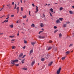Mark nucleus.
I'll return each instance as SVG.
<instances>
[{"instance_id":"23","label":"nucleus","mask_w":74,"mask_h":74,"mask_svg":"<svg viewBox=\"0 0 74 74\" xmlns=\"http://www.w3.org/2000/svg\"><path fill=\"white\" fill-rule=\"evenodd\" d=\"M63 9V8L62 7L60 8V11H62Z\"/></svg>"},{"instance_id":"7","label":"nucleus","mask_w":74,"mask_h":74,"mask_svg":"<svg viewBox=\"0 0 74 74\" xmlns=\"http://www.w3.org/2000/svg\"><path fill=\"white\" fill-rule=\"evenodd\" d=\"M35 63V61H32V65H31L32 66H33V65H34V64Z\"/></svg>"},{"instance_id":"49","label":"nucleus","mask_w":74,"mask_h":74,"mask_svg":"<svg viewBox=\"0 0 74 74\" xmlns=\"http://www.w3.org/2000/svg\"><path fill=\"white\" fill-rule=\"evenodd\" d=\"M14 2H12V5H14Z\"/></svg>"},{"instance_id":"30","label":"nucleus","mask_w":74,"mask_h":74,"mask_svg":"<svg viewBox=\"0 0 74 74\" xmlns=\"http://www.w3.org/2000/svg\"><path fill=\"white\" fill-rule=\"evenodd\" d=\"M41 61H42L43 62V61H44V60H45L44 59V58H42L41 59Z\"/></svg>"},{"instance_id":"42","label":"nucleus","mask_w":74,"mask_h":74,"mask_svg":"<svg viewBox=\"0 0 74 74\" xmlns=\"http://www.w3.org/2000/svg\"><path fill=\"white\" fill-rule=\"evenodd\" d=\"M32 6H33V7H34L35 5H34V3H32Z\"/></svg>"},{"instance_id":"5","label":"nucleus","mask_w":74,"mask_h":74,"mask_svg":"<svg viewBox=\"0 0 74 74\" xmlns=\"http://www.w3.org/2000/svg\"><path fill=\"white\" fill-rule=\"evenodd\" d=\"M52 63H53V62H50L49 63L48 65V66H51Z\"/></svg>"},{"instance_id":"3","label":"nucleus","mask_w":74,"mask_h":74,"mask_svg":"<svg viewBox=\"0 0 74 74\" xmlns=\"http://www.w3.org/2000/svg\"><path fill=\"white\" fill-rule=\"evenodd\" d=\"M60 70H61V67L59 68L58 70L57 71V74H59L60 73Z\"/></svg>"},{"instance_id":"61","label":"nucleus","mask_w":74,"mask_h":74,"mask_svg":"<svg viewBox=\"0 0 74 74\" xmlns=\"http://www.w3.org/2000/svg\"><path fill=\"white\" fill-rule=\"evenodd\" d=\"M40 32V33H42V32H43V31H41Z\"/></svg>"},{"instance_id":"35","label":"nucleus","mask_w":74,"mask_h":74,"mask_svg":"<svg viewBox=\"0 0 74 74\" xmlns=\"http://www.w3.org/2000/svg\"><path fill=\"white\" fill-rule=\"evenodd\" d=\"M24 42L25 44H27V41L25 40H24Z\"/></svg>"},{"instance_id":"59","label":"nucleus","mask_w":74,"mask_h":74,"mask_svg":"<svg viewBox=\"0 0 74 74\" xmlns=\"http://www.w3.org/2000/svg\"><path fill=\"white\" fill-rule=\"evenodd\" d=\"M20 1H21V3H22V1L21 0Z\"/></svg>"},{"instance_id":"36","label":"nucleus","mask_w":74,"mask_h":74,"mask_svg":"<svg viewBox=\"0 0 74 74\" xmlns=\"http://www.w3.org/2000/svg\"><path fill=\"white\" fill-rule=\"evenodd\" d=\"M49 13H50V16H52V17L53 16H52V14H51V12H49Z\"/></svg>"},{"instance_id":"20","label":"nucleus","mask_w":74,"mask_h":74,"mask_svg":"<svg viewBox=\"0 0 74 74\" xmlns=\"http://www.w3.org/2000/svg\"><path fill=\"white\" fill-rule=\"evenodd\" d=\"M47 59H48L49 57V54H47Z\"/></svg>"},{"instance_id":"54","label":"nucleus","mask_w":74,"mask_h":74,"mask_svg":"<svg viewBox=\"0 0 74 74\" xmlns=\"http://www.w3.org/2000/svg\"><path fill=\"white\" fill-rule=\"evenodd\" d=\"M6 21V22H8V20H7Z\"/></svg>"},{"instance_id":"2","label":"nucleus","mask_w":74,"mask_h":74,"mask_svg":"<svg viewBox=\"0 0 74 74\" xmlns=\"http://www.w3.org/2000/svg\"><path fill=\"white\" fill-rule=\"evenodd\" d=\"M23 53H21L19 56V58H18V59H19V60H22V58H22V56H23Z\"/></svg>"},{"instance_id":"19","label":"nucleus","mask_w":74,"mask_h":74,"mask_svg":"<svg viewBox=\"0 0 74 74\" xmlns=\"http://www.w3.org/2000/svg\"><path fill=\"white\" fill-rule=\"evenodd\" d=\"M59 36L60 37H60H62V34H61V33L59 34Z\"/></svg>"},{"instance_id":"26","label":"nucleus","mask_w":74,"mask_h":74,"mask_svg":"<svg viewBox=\"0 0 74 74\" xmlns=\"http://www.w3.org/2000/svg\"><path fill=\"white\" fill-rule=\"evenodd\" d=\"M16 4H15V7H14V10H15V9H16Z\"/></svg>"},{"instance_id":"57","label":"nucleus","mask_w":74,"mask_h":74,"mask_svg":"<svg viewBox=\"0 0 74 74\" xmlns=\"http://www.w3.org/2000/svg\"><path fill=\"white\" fill-rule=\"evenodd\" d=\"M40 33H41V32H39V33H38L39 34H40Z\"/></svg>"},{"instance_id":"63","label":"nucleus","mask_w":74,"mask_h":74,"mask_svg":"<svg viewBox=\"0 0 74 74\" xmlns=\"http://www.w3.org/2000/svg\"><path fill=\"white\" fill-rule=\"evenodd\" d=\"M4 23V21L1 23Z\"/></svg>"},{"instance_id":"8","label":"nucleus","mask_w":74,"mask_h":74,"mask_svg":"<svg viewBox=\"0 0 74 74\" xmlns=\"http://www.w3.org/2000/svg\"><path fill=\"white\" fill-rule=\"evenodd\" d=\"M40 26L41 27H44V25L43 24V23H41L40 24Z\"/></svg>"},{"instance_id":"11","label":"nucleus","mask_w":74,"mask_h":74,"mask_svg":"<svg viewBox=\"0 0 74 74\" xmlns=\"http://www.w3.org/2000/svg\"><path fill=\"white\" fill-rule=\"evenodd\" d=\"M33 53V50H31L30 51V52H29V55H30L32 53Z\"/></svg>"},{"instance_id":"53","label":"nucleus","mask_w":74,"mask_h":74,"mask_svg":"<svg viewBox=\"0 0 74 74\" xmlns=\"http://www.w3.org/2000/svg\"><path fill=\"white\" fill-rule=\"evenodd\" d=\"M74 33H72V34H73V37H74Z\"/></svg>"},{"instance_id":"14","label":"nucleus","mask_w":74,"mask_h":74,"mask_svg":"<svg viewBox=\"0 0 74 74\" xmlns=\"http://www.w3.org/2000/svg\"><path fill=\"white\" fill-rule=\"evenodd\" d=\"M69 13L71 14H74V13H73V12H72V11H71V10L69 11Z\"/></svg>"},{"instance_id":"16","label":"nucleus","mask_w":74,"mask_h":74,"mask_svg":"<svg viewBox=\"0 0 74 74\" xmlns=\"http://www.w3.org/2000/svg\"><path fill=\"white\" fill-rule=\"evenodd\" d=\"M36 11L38 12V7L37 6H36Z\"/></svg>"},{"instance_id":"15","label":"nucleus","mask_w":74,"mask_h":74,"mask_svg":"<svg viewBox=\"0 0 74 74\" xmlns=\"http://www.w3.org/2000/svg\"><path fill=\"white\" fill-rule=\"evenodd\" d=\"M50 10V11H51L52 12H53V9H52V8H51Z\"/></svg>"},{"instance_id":"64","label":"nucleus","mask_w":74,"mask_h":74,"mask_svg":"<svg viewBox=\"0 0 74 74\" xmlns=\"http://www.w3.org/2000/svg\"><path fill=\"white\" fill-rule=\"evenodd\" d=\"M1 34H3V33L0 34V35Z\"/></svg>"},{"instance_id":"12","label":"nucleus","mask_w":74,"mask_h":74,"mask_svg":"<svg viewBox=\"0 0 74 74\" xmlns=\"http://www.w3.org/2000/svg\"><path fill=\"white\" fill-rule=\"evenodd\" d=\"M31 27H35V25L34 23H33L32 25H31Z\"/></svg>"},{"instance_id":"28","label":"nucleus","mask_w":74,"mask_h":74,"mask_svg":"<svg viewBox=\"0 0 74 74\" xmlns=\"http://www.w3.org/2000/svg\"><path fill=\"white\" fill-rule=\"evenodd\" d=\"M52 49V47H50L49 48L48 50L49 51L50 50V49Z\"/></svg>"},{"instance_id":"40","label":"nucleus","mask_w":74,"mask_h":74,"mask_svg":"<svg viewBox=\"0 0 74 74\" xmlns=\"http://www.w3.org/2000/svg\"><path fill=\"white\" fill-rule=\"evenodd\" d=\"M49 42L50 43H52V41L50 40L49 41Z\"/></svg>"},{"instance_id":"50","label":"nucleus","mask_w":74,"mask_h":74,"mask_svg":"<svg viewBox=\"0 0 74 74\" xmlns=\"http://www.w3.org/2000/svg\"><path fill=\"white\" fill-rule=\"evenodd\" d=\"M19 33H18L17 34V36H19Z\"/></svg>"},{"instance_id":"52","label":"nucleus","mask_w":74,"mask_h":74,"mask_svg":"<svg viewBox=\"0 0 74 74\" xmlns=\"http://www.w3.org/2000/svg\"><path fill=\"white\" fill-rule=\"evenodd\" d=\"M41 30L44 31V29L42 28V29Z\"/></svg>"},{"instance_id":"18","label":"nucleus","mask_w":74,"mask_h":74,"mask_svg":"<svg viewBox=\"0 0 74 74\" xmlns=\"http://www.w3.org/2000/svg\"><path fill=\"white\" fill-rule=\"evenodd\" d=\"M70 53V52L69 51H67L66 52V55H68V54H69V53Z\"/></svg>"},{"instance_id":"21","label":"nucleus","mask_w":74,"mask_h":74,"mask_svg":"<svg viewBox=\"0 0 74 74\" xmlns=\"http://www.w3.org/2000/svg\"><path fill=\"white\" fill-rule=\"evenodd\" d=\"M25 59H23V60L21 61V62L23 64V63H24V60H25Z\"/></svg>"},{"instance_id":"24","label":"nucleus","mask_w":74,"mask_h":74,"mask_svg":"<svg viewBox=\"0 0 74 74\" xmlns=\"http://www.w3.org/2000/svg\"><path fill=\"white\" fill-rule=\"evenodd\" d=\"M58 29L55 30L54 31V33H56V32H58Z\"/></svg>"},{"instance_id":"34","label":"nucleus","mask_w":74,"mask_h":74,"mask_svg":"<svg viewBox=\"0 0 74 74\" xmlns=\"http://www.w3.org/2000/svg\"><path fill=\"white\" fill-rule=\"evenodd\" d=\"M61 59H62V60H64V59H65V57H62L61 58Z\"/></svg>"},{"instance_id":"38","label":"nucleus","mask_w":74,"mask_h":74,"mask_svg":"<svg viewBox=\"0 0 74 74\" xmlns=\"http://www.w3.org/2000/svg\"><path fill=\"white\" fill-rule=\"evenodd\" d=\"M70 23L69 21H68V22H66L67 24H69V23Z\"/></svg>"},{"instance_id":"32","label":"nucleus","mask_w":74,"mask_h":74,"mask_svg":"<svg viewBox=\"0 0 74 74\" xmlns=\"http://www.w3.org/2000/svg\"><path fill=\"white\" fill-rule=\"evenodd\" d=\"M73 44H71L69 45V47H72V46H73Z\"/></svg>"},{"instance_id":"41","label":"nucleus","mask_w":74,"mask_h":74,"mask_svg":"<svg viewBox=\"0 0 74 74\" xmlns=\"http://www.w3.org/2000/svg\"><path fill=\"white\" fill-rule=\"evenodd\" d=\"M25 47H26V46H24L23 47V49H25Z\"/></svg>"},{"instance_id":"27","label":"nucleus","mask_w":74,"mask_h":74,"mask_svg":"<svg viewBox=\"0 0 74 74\" xmlns=\"http://www.w3.org/2000/svg\"><path fill=\"white\" fill-rule=\"evenodd\" d=\"M27 16H26V15H25V16H23V18H26Z\"/></svg>"},{"instance_id":"25","label":"nucleus","mask_w":74,"mask_h":74,"mask_svg":"<svg viewBox=\"0 0 74 74\" xmlns=\"http://www.w3.org/2000/svg\"><path fill=\"white\" fill-rule=\"evenodd\" d=\"M21 11H23V7H21Z\"/></svg>"},{"instance_id":"1","label":"nucleus","mask_w":74,"mask_h":74,"mask_svg":"<svg viewBox=\"0 0 74 74\" xmlns=\"http://www.w3.org/2000/svg\"><path fill=\"white\" fill-rule=\"evenodd\" d=\"M18 61V60H12L11 61V63L12 64H14L16 66H19V64H15L14 63H15L16 62H17Z\"/></svg>"},{"instance_id":"29","label":"nucleus","mask_w":74,"mask_h":74,"mask_svg":"<svg viewBox=\"0 0 74 74\" xmlns=\"http://www.w3.org/2000/svg\"><path fill=\"white\" fill-rule=\"evenodd\" d=\"M58 49V48L57 47H55L54 48V49L55 50V51H56L57 50V49Z\"/></svg>"},{"instance_id":"56","label":"nucleus","mask_w":74,"mask_h":74,"mask_svg":"<svg viewBox=\"0 0 74 74\" xmlns=\"http://www.w3.org/2000/svg\"><path fill=\"white\" fill-rule=\"evenodd\" d=\"M43 16L44 17H45V15L44 14H43Z\"/></svg>"},{"instance_id":"9","label":"nucleus","mask_w":74,"mask_h":74,"mask_svg":"<svg viewBox=\"0 0 74 74\" xmlns=\"http://www.w3.org/2000/svg\"><path fill=\"white\" fill-rule=\"evenodd\" d=\"M17 10V13L18 14V12H19V7H17L16 8Z\"/></svg>"},{"instance_id":"60","label":"nucleus","mask_w":74,"mask_h":74,"mask_svg":"<svg viewBox=\"0 0 74 74\" xmlns=\"http://www.w3.org/2000/svg\"><path fill=\"white\" fill-rule=\"evenodd\" d=\"M3 8L1 9V10H3Z\"/></svg>"},{"instance_id":"55","label":"nucleus","mask_w":74,"mask_h":74,"mask_svg":"<svg viewBox=\"0 0 74 74\" xmlns=\"http://www.w3.org/2000/svg\"><path fill=\"white\" fill-rule=\"evenodd\" d=\"M9 17H8L7 18H6V19H9Z\"/></svg>"},{"instance_id":"31","label":"nucleus","mask_w":74,"mask_h":74,"mask_svg":"<svg viewBox=\"0 0 74 74\" xmlns=\"http://www.w3.org/2000/svg\"><path fill=\"white\" fill-rule=\"evenodd\" d=\"M19 22H20V21L18 20V21H17L16 23H20Z\"/></svg>"},{"instance_id":"51","label":"nucleus","mask_w":74,"mask_h":74,"mask_svg":"<svg viewBox=\"0 0 74 74\" xmlns=\"http://www.w3.org/2000/svg\"><path fill=\"white\" fill-rule=\"evenodd\" d=\"M65 27V24H64V25L63 26V27Z\"/></svg>"},{"instance_id":"48","label":"nucleus","mask_w":74,"mask_h":74,"mask_svg":"<svg viewBox=\"0 0 74 74\" xmlns=\"http://www.w3.org/2000/svg\"><path fill=\"white\" fill-rule=\"evenodd\" d=\"M29 15H30V11H29Z\"/></svg>"},{"instance_id":"33","label":"nucleus","mask_w":74,"mask_h":74,"mask_svg":"<svg viewBox=\"0 0 74 74\" xmlns=\"http://www.w3.org/2000/svg\"><path fill=\"white\" fill-rule=\"evenodd\" d=\"M22 70H27V68H24L22 69Z\"/></svg>"},{"instance_id":"6","label":"nucleus","mask_w":74,"mask_h":74,"mask_svg":"<svg viewBox=\"0 0 74 74\" xmlns=\"http://www.w3.org/2000/svg\"><path fill=\"white\" fill-rule=\"evenodd\" d=\"M44 38V36H39V38L40 39H42V38Z\"/></svg>"},{"instance_id":"43","label":"nucleus","mask_w":74,"mask_h":74,"mask_svg":"<svg viewBox=\"0 0 74 74\" xmlns=\"http://www.w3.org/2000/svg\"><path fill=\"white\" fill-rule=\"evenodd\" d=\"M11 17H14V15L13 14L11 15Z\"/></svg>"},{"instance_id":"44","label":"nucleus","mask_w":74,"mask_h":74,"mask_svg":"<svg viewBox=\"0 0 74 74\" xmlns=\"http://www.w3.org/2000/svg\"><path fill=\"white\" fill-rule=\"evenodd\" d=\"M12 41H15V39H12L11 40Z\"/></svg>"},{"instance_id":"17","label":"nucleus","mask_w":74,"mask_h":74,"mask_svg":"<svg viewBox=\"0 0 74 74\" xmlns=\"http://www.w3.org/2000/svg\"><path fill=\"white\" fill-rule=\"evenodd\" d=\"M10 27H11V28H12L13 27H14V25L12 24L11 25H10Z\"/></svg>"},{"instance_id":"39","label":"nucleus","mask_w":74,"mask_h":74,"mask_svg":"<svg viewBox=\"0 0 74 74\" xmlns=\"http://www.w3.org/2000/svg\"><path fill=\"white\" fill-rule=\"evenodd\" d=\"M14 37V36H9V37H11V38H13V37Z\"/></svg>"},{"instance_id":"37","label":"nucleus","mask_w":74,"mask_h":74,"mask_svg":"<svg viewBox=\"0 0 74 74\" xmlns=\"http://www.w3.org/2000/svg\"><path fill=\"white\" fill-rule=\"evenodd\" d=\"M54 28L55 29H57V27H56V26H54Z\"/></svg>"},{"instance_id":"62","label":"nucleus","mask_w":74,"mask_h":74,"mask_svg":"<svg viewBox=\"0 0 74 74\" xmlns=\"http://www.w3.org/2000/svg\"><path fill=\"white\" fill-rule=\"evenodd\" d=\"M18 5H19V2H18Z\"/></svg>"},{"instance_id":"47","label":"nucleus","mask_w":74,"mask_h":74,"mask_svg":"<svg viewBox=\"0 0 74 74\" xmlns=\"http://www.w3.org/2000/svg\"><path fill=\"white\" fill-rule=\"evenodd\" d=\"M7 6H8V7H9L10 6V4L8 5H7Z\"/></svg>"},{"instance_id":"22","label":"nucleus","mask_w":74,"mask_h":74,"mask_svg":"<svg viewBox=\"0 0 74 74\" xmlns=\"http://www.w3.org/2000/svg\"><path fill=\"white\" fill-rule=\"evenodd\" d=\"M59 19L61 21H63V18H59Z\"/></svg>"},{"instance_id":"13","label":"nucleus","mask_w":74,"mask_h":74,"mask_svg":"<svg viewBox=\"0 0 74 74\" xmlns=\"http://www.w3.org/2000/svg\"><path fill=\"white\" fill-rule=\"evenodd\" d=\"M12 49H14L16 48V47H15V46H12Z\"/></svg>"},{"instance_id":"46","label":"nucleus","mask_w":74,"mask_h":74,"mask_svg":"<svg viewBox=\"0 0 74 74\" xmlns=\"http://www.w3.org/2000/svg\"><path fill=\"white\" fill-rule=\"evenodd\" d=\"M10 15L8 14V15L7 16V17H8V18H9V16H10Z\"/></svg>"},{"instance_id":"58","label":"nucleus","mask_w":74,"mask_h":74,"mask_svg":"<svg viewBox=\"0 0 74 74\" xmlns=\"http://www.w3.org/2000/svg\"><path fill=\"white\" fill-rule=\"evenodd\" d=\"M72 8H74V5L73 6H72Z\"/></svg>"},{"instance_id":"45","label":"nucleus","mask_w":74,"mask_h":74,"mask_svg":"<svg viewBox=\"0 0 74 74\" xmlns=\"http://www.w3.org/2000/svg\"><path fill=\"white\" fill-rule=\"evenodd\" d=\"M25 56H26V55H24L23 57H22V58L23 59L25 57Z\"/></svg>"},{"instance_id":"4","label":"nucleus","mask_w":74,"mask_h":74,"mask_svg":"<svg viewBox=\"0 0 74 74\" xmlns=\"http://www.w3.org/2000/svg\"><path fill=\"white\" fill-rule=\"evenodd\" d=\"M61 23L60 22V20H59V19H57L56 21V23L57 24V23Z\"/></svg>"},{"instance_id":"10","label":"nucleus","mask_w":74,"mask_h":74,"mask_svg":"<svg viewBox=\"0 0 74 74\" xmlns=\"http://www.w3.org/2000/svg\"><path fill=\"white\" fill-rule=\"evenodd\" d=\"M36 42H31V44L32 45H33V46H34V44H36Z\"/></svg>"}]
</instances>
